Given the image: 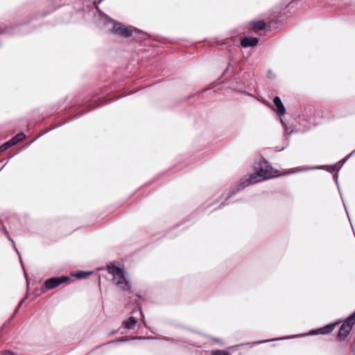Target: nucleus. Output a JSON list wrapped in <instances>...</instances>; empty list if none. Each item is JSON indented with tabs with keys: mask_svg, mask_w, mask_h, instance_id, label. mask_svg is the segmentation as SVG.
Listing matches in <instances>:
<instances>
[{
	"mask_svg": "<svg viewBox=\"0 0 355 355\" xmlns=\"http://www.w3.org/2000/svg\"><path fill=\"white\" fill-rule=\"evenodd\" d=\"M253 168L255 170L254 173L250 174L248 178H242L238 184L231 189L224 201L220 203L218 209L227 205L228 204L227 201L229 198L243 190L245 188L266 180V158L261 157L259 158V160H255L253 164Z\"/></svg>",
	"mask_w": 355,
	"mask_h": 355,
	"instance_id": "nucleus-1",
	"label": "nucleus"
},
{
	"mask_svg": "<svg viewBox=\"0 0 355 355\" xmlns=\"http://www.w3.org/2000/svg\"><path fill=\"white\" fill-rule=\"evenodd\" d=\"M96 9L97 11L99 12L100 15L103 17L105 23L110 21L113 22V26L110 29V31L112 33L124 38H128L132 36V31L130 28L123 25L120 22H117L111 19L107 15H105L98 8H97Z\"/></svg>",
	"mask_w": 355,
	"mask_h": 355,
	"instance_id": "nucleus-2",
	"label": "nucleus"
},
{
	"mask_svg": "<svg viewBox=\"0 0 355 355\" xmlns=\"http://www.w3.org/2000/svg\"><path fill=\"white\" fill-rule=\"evenodd\" d=\"M69 280L70 277L68 276L53 277L45 280L44 286L47 290H51Z\"/></svg>",
	"mask_w": 355,
	"mask_h": 355,
	"instance_id": "nucleus-3",
	"label": "nucleus"
},
{
	"mask_svg": "<svg viewBox=\"0 0 355 355\" xmlns=\"http://www.w3.org/2000/svg\"><path fill=\"white\" fill-rule=\"evenodd\" d=\"M266 28V22L264 20H254L248 22L245 29L249 33H258L260 31L264 30Z\"/></svg>",
	"mask_w": 355,
	"mask_h": 355,
	"instance_id": "nucleus-4",
	"label": "nucleus"
},
{
	"mask_svg": "<svg viewBox=\"0 0 355 355\" xmlns=\"http://www.w3.org/2000/svg\"><path fill=\"white\" fill-rule=\"evenodd\" d=\"M125 270L122 271L119 277H114L112 279L113 282L122 291H128L130 289V284L125 276Z\"/></svg>",
	"mask_w": 355,
	"mask_h": 355,
	"instance_id": "nucleus-5",
	"label": "nucleus"
},
{
	"mask_svg": "<svg viewBox=\"0 0 355 355\" xmlns=\"http://www.w3.org/2000/svg\"><path fill=\"white\" fill-rule=\"evenodd\" d=\"M354 324L355 311L343 321L338 333H349Z\"/></svg>",
	"mask_w": 355,
	"mask_h": 355,
	"instance_id": "nucleus-6",
	"label": "nucleus"
},
{
	"mask_svg": "<svg viewBox=\"0 0 355 355\" xmlns=\"http://www.w3.org/2000/svg\"><path fill=\"white\" fill-rule=\"evenodd\" d=\"M340 323L341 321L338 320L318 329L311 330L309 333H331Z\"/></svg>",
	"mask_w": 355,
	"mask_h": 355,
	"instance_id": "nucleus-7",
	"label": "nucleus"
},
{
	"mask_svg": "<svg viewBox=\"0 0 355 355\" xmlns=\"http://www.w3.org/2000/svg\"><path fill=\"white\" fill-rule=\"evenodd\" d=\"M259 40L255 37H244L241 40L242 47H254L258 44Z\"/></svg>",
	"mask_w": 355,
	"mask_h": 355,
	"instance_id": "nucleus-8",
	"label": "nucleus"
},
{
	"mask_svg": "<svg viewBox=\"0 0 355 355\" xmlns=\"http://www.w3.org/2000/svg\"><path fill=\"white\" fill-rule=\"evenodd\" d=\"M273 103L275 107V108L273 109V110L279 115L283 116L286 113V108L282 103L281 99L279 97L276 96L273 99Z\"/></svg>",
	"mask_w": 355,
	"mask_h": 355,
	"instance_id": "nucleus-9",
	"label": "nucleus"
},
{
	"mask_svg": "<svg viewBox=\"0 0 355 355\" xmlns=\"http://www.w3.org/2000/svg\"><path fill=\"white\" fill-rule=\"evenodd\" d=\"M107 269L109 273L112 275L113 277H119L120 274H121L122 271L124 270L123 268L117 266L114 263H110L107 266Z\"/></svg>",
	"mask_w": 355,
	"mask_h": 355,
	"instance_id": "nucleus-10",
	"label": "nucleus"
},
{
	"mask_svg": "<svg viewBox=\"0 0 355 355\" xmlns=\"http://www.w3.org/2000/svg\"><path fill=\"white\" fill-rule=\"evenodd\" d=\"M98 100H100V98H98L97 100L96 99H94L93 102L91 104H89L85 110H82L81 112H80L78 114H76L74 116H73L71 118V119H73V118H76V116H79L83 114L84 113H86V112L92 110V109L99 106L100 104L98 102Z\"/></svg>",
	"mask_w": 355,
	"mask_h": 355,
	"instance_id": "nucleus-11",
	"label": "nucleus"
},
{
	"mask_svg": "<svg viewBox=\"0 0 355 355\" xmlns=\"http://www.w3.org/2000/svg\"><path fill=\"white\" fill-rule=\"evenodd\" d=\"M137 323V319L133 317L130 316L127 320H124L122 323V325L127 329H132L135 326Z\"/></svg>",
	"mask_w": 355,
	"mask_h": 355,
	"instance_id": "nucleus-12",
	"label": "nucleus"
},
{
	"mask_svg": "<svg viewBox=\"0 0 355 355\" xmlns=\"http://www.w3.org/2000/svg\"><path fill=\"white\" fill-rule=\"evenodd\" d=\"M324 166H311V167H304V168H297L294 171H289L286 173L287 175L295 173H300L303 171H307L311 170H320L324 168Z\"/></svg>",
	"mask_w": 355,
	"mask_h": 355,
	"instance_id": "nucleus-13",
	"label": "nucleus"
},
{
	"mask_svg": "<svg viewBox=\"0 0 355 355\" xmlns=\"http://www.w3.org/2000/svg\"><path fill=\"white\" fill-rule=\"evenodd\" d=\"M26 138V135L20 132L17 133L15 136L11 138L9 141L12 146H15L19 142L22 141Z\"/></svg>",
	"mask_w": 355,
	"mask_h": 355,
	"instance_id": "nucleus-14",
	"label": "nucleus"
},
{
	"mask_svg": "<svg viewBox=\"0 0 355 355\" xmlns=\"http://www.w3.org/2000/svg\"><path fill=\"white\" fill-rule=\"evenodd\" d=\"M280 21L276 16L272 18L270 21L268 20V30H275L278 28Z\"/></svg>",
	"mask_w": 355,
	"mask_h": 355,
	"instance_id": "nucleus-15",
	"label": "nucleus"
},
{
	"mask_svg": "<svg viewBox=\"0 0 355 355\" xmlns=\"http://www.w3.org/2000/svg\"><path fill=\"white\" fill-rule=\"evenodd\" d=\"M92 274V272L78 271L72 274V276L76 277L78 279H83L87 277Z\"/></svg>",
	"mask_w": 355,
	"mask_h": 355,
	"instance_id": "nucleus-16",
	"label": "nucleus"
},
{
	"mask_svg": "<svg viewBox=\"0 0 355 355\" xmlns=\"http://www.w3.org/2000/svg\"><path fill=\"white\" fill-rule=\"evenodd\" d=\"M12 146L11 145V144L10 143V141H7L6 142H5L3 144H2L1 146H0V153H2L5 150H6L7 149H8L9 148L12 147Z\"/></svg>",
	"mask_w": 355,
	"mask_h": 355,
	"instance_id": "nucleus-17",
	"label": "nucleus"
},
{
	"mask_svg": "<svg viewBox=\"0 0 355 355\" xmlns=\"http://www.w3.org/2000/svg\"><path fill=\"white\" fill-rule=\"evenodd\" d=\"M272 167L268 164V179L277 176V175L276 174L277 172L275 171L272 173Z\"/></svg>",
	"mask_w": 355,
	"mask_h": 355,
	"instance_id": "nucleus-18",
	"label": "nucleus"
},
{
	"mask_svg": "<svg viewBox=\"0 0 355 355\" xmlns=\"http://www.w3.org/2000/svg\"><path fill=\"white\" fill-rule=\"evenodd\" d=\"M281 121V123L282 124V125H284V132H285V135H289L291 134V132H293V130H291L290 132L288 131V128L287 127L286 124L283 121V120L281 119H280Z\"/></svg>",
	"mask_w": 355,
	"mask_h": 355,
	"instance_id": "nucleus-19",
	"label": "nucleus"
},
{
	"mask_svg": "<svg viewBox=\"0 0 355 355\" xmlns=\"http://www.w3.org/2000/svg\"><path fill=\"white\" fill-rule=\"evenodd\" d=\"M212 355H228V353L223 350H216L212 352Z\"/></svg>",
	"mask_w": 355,
	"mask_h": 355,
	"instance_id": "nucleus-20",
	"label": "nucleus"
},
{
	"mask_svg": "<svg viewBox=\"0 0 355 355\" xmlns=\"http://www.w3.org/2000/svg\"><path fill=\"white\" fill-rule=\"evenodd\" d=\"M341 168V166H339L337 167V165L332 166L329 168H328V171L331 173H334L335 171H338Z\"/></svg>",
	"mask_w": 355,
	"mask_h": 355,
	"instance_id": "nucleus-21",
	"label": "nucleus"
},
{
	"mask_svg": "<svg viewBox=\"0 0 355 355\" xmlns=\"http://www.w3.org/2000/svg\"><path fill=\"white\" fill-rule=\"evenodd\" d=\"M2 229H3L4 234L7 236L8 240L10 241L12 243H14V241L10 237L8 231L7 230V229L4 226H3Z\"/></svg>",
	"mask_w": 355,
	"mask_h": 355,
	"instance_id": "nucleus-22",
	"label": "nucleus"
},
{
	"mask_svg": "<svg viewBox=\"0 0 355 355\" xmlns=\"http://www.w3.org/2000/svg\"><path fill=\"white\" fill-rule=\"evenodd\" d=\"M25 300H26V297H24L23 300H21L20 301V302L19 303V304L17 305V308H16V309H15V313H14V314H15V313H17V311L19 310V309H20L21 306L22 305V304L24 303V302L25 301Z\"/></svg>",
	"mask_w": 355,
	"mask_h": 355,
	"instance_id": "nucleus-23",
	"label": "nucleus"
},
{
	"mask_svg": "<svg viewBox=\"0 0 355 355\" xmlns=\"http://www.w3.org/2000/svg\"><path fill=\"white\" fill-rule=\"evenodd\" d=\"M352 156L351 153L349 155H348L347 156H346L345 158H343L340 162H341V164L340 166H343L347 161V159Z\"/></svg>",
	"mask_w": 355,
	"mask_h": 355,
	"instance_id": "nucleus-24",
	"label": "nucleus"
},
{
	"mask_svg": "<svg viewBox=\"0 0 355 355\" xmlns=\"http://www.w3.org/2000/svg\"><path fill=\"white\" fill-rule=\"evenodd\" d=\"M8 28L6 27H0V35L6 34Z\"/></svg>",
	"mask_w": 355,
	"mask_h": 355,
	"instance_id": "nucleus-25",
	"label": "nucleus"
},
{
	"mask_svg": "<svg viewBox=\"0 0 355 355\" xmlns=\"http://www.w3.org/2000/svg\"><path fill=\"white\" fill-rule=\"evenodd\" d=\"M3 355H16L15 353L10 351H3L2 352Z\"/></svg>",
	"mask_w": 355,
	"mask_h": 355,
	"instance_id": "nucleus-26",
	"label": "nucleus"
},
{
	"mask_svg": "<svg viewBox=\"0 0 355 355\" xmlns=\"http://www.w3.org/2000/svg\"><path fill=\"white\" fill-rule=\"evenodd\" d=\"M346 336H347V334H338V338L339 340H345L346 338Z\"/></svg>",
	"mask_w": 355,
	"mask_h": 355,
	"instance_id": "nucleus-27",
	"label": "nucleus"
},
{
	"mask_svg": "<svg viewBox=\"0 0 355 355\" xmlns=\"http://www.w3.org/2000/svg\"><path fill=\"white\" fill-rule=\"evenodd\" d=\"M62 124H64V123H59V124H57V125H55L52 126L51 128H50L49 130H47V131H46V132L50 131V130H53V129H55V128H58V127L60 126V125H62Z\"/></svg>",
	"mask_w": 355,
	"mask_h": 355,
	"instance_id": "nucleus-28",
	"label": "nucleus"
},
{
	"mask_svg": "<svg viewBox=\"0 0 355 355\" xmlns=\"http://www.w3.org/2000/svg\"><path fill=\"white\" fill-rule=\"evenodd\" d=\"M181 330L182 331H193L191 328L189 327H183Z\"/></svg>",
	"mask_w": 355,
	"mask_h": 355,
	"instance_id": "nucleus-29",
	"label": "nucleus"
},
{
	"mask_svg": "<svg viewBox=\"0 0 355 355\" xmlns=\"http://www.w3.org/2000/svg\"><path fill=\"white\" fill-rule=\"evenodd\" d=\"M257 100L261 102L262 103L266 105V101L263 98H257Z\"/></svg>",
	"mask_w": 355,
	"mask_h": 355,
	"instance_id": "nucleus-30",
	"label": "nucleus"
},
{
	"mask_svg": "<svg viewBox=\"0 0 355 355\" xmlns=\"http://www.w3.org/2000/svg\"><path fill=\"white\" fill-rule=\"evenodd\" d=\"M290 337H286V338H278V340H284V339H287V338H289Z\"/></svg>",
	"mask_w": 355,
	"mask_h": 355,
	"instance_id": "nucleus-31",
	"label": "nucleus"
},
{
	"mask_svg": "<svg viewBox=\"0 0 355 355\" xmlns=\"http://www.w3.org/2000/svg\"><path fill=\"white\" fill-rule=\"evenodd\" d=\"M351 155H355V149L351 153Z\"/></svg>",
	"mask_w": 355,
	"mask_h": 355,
	"instance_id": "nucleus-32",
	"label": "nucleus"
},
{
	"mask_svg": "<svg viewBox=\"0 0 355 355\" xmlns=\"http://www.w3.org/2000/svg\"><path fill=\"white\" fill-rule=\"evenodd\" d=\"M335 178H336V184H338V177H337V176H336Z\"/></svg>",
	"mask_w": 355,
	"mask_h": 355,
	"instance_id": "nucleus-33",
	"label": "nucleus"
},
{
	"mask_svg": "<svg viewBox=\"0 0 355 355\" xmlns=\"http://www.w3.org/2000/svg\"><path fill=\"white\" fill-rule=\"evenodd\" d=\"M103 1V0H98V3H101Z\"/></svg>",
	"mask_w": 355,
	"mask_h": 355,
	"instance_id": "nucleus-34",
	"label": "nucleus"
},
{
	"mask_svg": "<svg viewBox=\"0 0 355 355\" xmlns=\"http://www.w3.org/2000/svg\"><path fill=\"white\" fill-rule=\"evenodd\" d=\"M14 248L15 249V250L17 252V250L16 248V246L14 245Z\"/></svg>",
	"mask_w": 355,
	"mask_h": 355,
	"instance_id": "nucleus-35",
	"label": "nucleus"
}]
</instances>
